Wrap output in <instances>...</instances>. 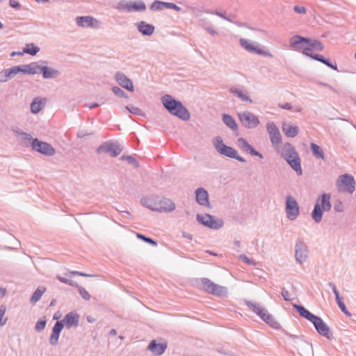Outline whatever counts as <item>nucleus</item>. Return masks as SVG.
I'll list each match as a JSON object with an SVG mask.
<instances>
[{
    "label": "nucleus",
    "mask_w": 356,
    "mask_h": 356,
    "mask_svg": "<svg viewBox=\"0 0 356 356\" xmlns=\"http://www.w3.org/2000/svg\"><path fill=\"white\" fill-rule=\"evenodd\" d=\"M293 307L298 312L299 315L310 321L314 326L316 332L321 336L327 339L334 338L333 334L330 327L323 321V320L307 310L303 305L293 304Z\"/></svg>",
    "instance_id": "1"
},
{
    "label": "nucleus",
    "mask_w": 356,
    "mask_h": 356,
    "mask_svg": "<svg viewBox=\"0 0 356 356\" xmlns=\"http://www.w3.org/2000/svg\"><path fill=\"white\" fill-rule=\"evenodd\" d=\"M161 100L163 107L171 115L184 121H187L190 119V113L179 100L176 99L170 95H163Z\"/></svg>",
    "instance_id": "2"
},
{
    "label": "nucleus",
    "mask_w": 356,
    "mask_h": 356,
    "mask_svg": "<svg viewBox=\"0 0 356 356\" xmlns=\"http://www.w3.org/2000/svg\"><path fill=\"white\" fill-rule=\"evenodd\" d=\"M17 133L22 136V139L26 146L30 145L31 148L44 156H53L56 153L55 149L46 142L40 140L38 138H33L31 134L19 131Z\"/></svg>",
    "instance_id": "3"
},
{
    "label": "nucleus",
    "mask_w": 356,
    "mask_h": 356,
    "mask_svg": "<svg viewBox=\"0 0 356 356\" xmlns=\"http://www.w3.org/2000/svg\"><path fill=\"white\" fill-rule=\"evenodd\" d=\"M281 156L298 175H302L300 158L295 147L291 143H286L283 145Z\"/></svg>",
    "instance_id": "4"
},
{
    "label": "nucleus",
    "mask_w": 356,
    "mask_h": 356,
    "mask_svg": "<svg viewBox=\"0 0 356 356\" xmlns=\"http://www.w3.org/2000/svg\"><path fill=\"white\" fill-rule=\"evenodd\" d=\"M330 199L331 195L330 193H323L317 199L311 214L315 222L318 223L321 221L323 211H328L331 209Z\"/></svg>",
    "instance_id": "5"
},
{
    "label": "nucleus",
    "mask_w": 356,
    "mask_h": 356,
    "mask_svg": "<svg viewBox=\"0 0 356 356\" xmlns=\"http://www.w3.org/2000/svg\"><path fill=\"white\" fill-rule=\"evenodd\" d=\"M214 147L216 151L221 155L225 156L235 159L241 163L246 162V160L238 154L237 151L229 146L226 145L220 136H216L213 141Z\"/></svg>",
    "instance_id": "6"
},
{
    "label": "nucleus",
    "mask_w": 356,
    "mask_h": 356,
    "mask_svg": "<svg viewBox=\"0 0 356 356\" xmlns=\"http://www.w3.org/2000/svg\"><path fill=\"white\" fill-rule=\"evenodd\" d=\"M200 282L202 285V289L209 294L218 297H226L227 296L226 287L218 285L208 278H201Z\"/></svg>",
    "instance_id": "7"
},
{
    "label": "nucleus",
    "mask_w": 356,
    "mask_h": 356,
    "mask_svg": "<svg viewBox=\"0 0 356 356\" xmlns=\"http://www.w3.org/2000/svg\"><path fill=\"white\" fill-rule=\"evenodd\" d=\"M196 219L199 223L211 229H219L224 225V221L220 218H216L213 216L204 213L197 214Z\"/></svg>",
    "instance_id": "8"
},
{
    "label": "nucleus",
    "mask_w": 356,
    "mask_h": 356,
    "mask_svg": "<svg viewBox=\"0 0 356 356\" xmlns=\"http://www.w3.org/2000/svg\"><path fill=\"white\" fill-rule=\"evenodd\" d=\"M339 191L341 192H348L352 194L355 190V181L353 175L350 174H344L339 176L337 183Z\"/></svg>",
    "instance_id": "9"
},
{
    "label": "nucleus",
    "mask_w": 356,
    "mask_h": 356,
    "mask_svg": "<svg viewBox=\"0 0 356 356\" xmlns=\"http://www.w3.org/2000/svg\"><path fill=\"white\" fill-rule=\"evenodd\" d=\"M119 10H127V12H141L146 10V5L142 0L136 1L122 0L117 5Z\"/></svg>",
    "instance_id": "10"
},
{
    "label": "nucleus",
    "mask_w": 356,
    "mask_h": 356,
    "mask_svg": "<svg viewBox=\"0 0 356 356\" xmlns=\"http://www.w3.org/2000/svg\"><path fill=\"white\" fill-rule=\"evenodd\" d=\"M122 148L117 142L106 141L102 143L97 149V154L108 153L112 157H116L122 152Z\"/></svg>",
    "instance_id": "11"
},
{
    "label": "nucleus",
    "mask_w": 356,
    "mask_h": 356,
    "mask_svg": "<svg viewBox=\"0 0 356 356\" xmlns=\"http://www.w3.org/2000/svg\"><path fill=\"white\" fill-rule=\"evenodd\" d=\"M285 211L286 217L290 220H296L300 214V207L296 199L291 195L286 197Z\"/></svg>",
    "instance_id": "12"
},
{
    "label": "nucleus",
    "mask_w": 356,
    "mask_h": 356,
    "mask_svg": "<svg viewBox=\"0 0 356 356\" xmlns=\"http://www.w3.org/2000/svg\"><path fill=\"white\" fill-rule=\"evenodd\" d=\"M238 117L242 125L246 129H254L260 123L259 118L250 111L239 113Z\"/></svg>",
    "instance_id": "13"
},
{
    "label": "nucleus",
    "mask_w": 356,
    "mask_h": 356,
    "mask_svg": "<svg viewBox=\"0 0 356 356\" xmlns=\"http://www.w3.org/2000/svg\"><path fill=\"white\" fill-rule=\"evenodd\" d=\"M309 257L308 247L304 242L303 239L298 238L295 245V259L296 261L302 264L306 261Z\"/></svg>",
    "instance_id": "14"
},
{
    "label": "nucleus",
    "mask_w": 356,
    "mask_h": 356,
    "mask_svg": "<svg viewBox=\"0 0 356 356\" xmlns=\"http://www.w3.org/2000/svg\"><path fill=\"white\" fill-rule=\"evenodd\" d=\"M309 41V38L295 35L290 38L289 46L292 49L300 52L301 51L304 54L305 49L307 47V42Z\"/></svg>",
    "instance_id": "15"
},
{
    "label": "nucleus",
    "mask_w": 356,
    "mask_h": 356,
    "mask_svg": "<svg viewBox=\"0 0 356 356\" xmlns=\"http://www.w3.org/2000/svg\"><path fill=\"white\" fill-rule=\"evenodd\" d=\"M239 43L241 46L244 48L247 51L250 53H255L259 55H263L265 56H268L270 58H273V54L269 51H264L261 49L257 48L254 47L252 43L250 42V40L244 38H241L239 40Z\"/></svg>",
    "instance_id": "16"
},
{
    "label": "nucleus",
    "mask_w": 356,
    "mask_h": 356,
    "mask_svg": "<svg viewBox=\"0 0 356 356\" xmlns=\"http://www.w3.org/2000/svg\"><path fill=\"white\" fill-rule=\"evenodd\" d=\"M80 316L75 312H70L67 313L63 320L58 321L57 322H61L63 324V327L65 326L67 329H70L72 327H76L79 325Z\"/></svg>",
    "instance_id": "17"
},
{
    "label": "nucleus",
    "mask_w": 356,
    "mask_h": 356,
    "mask_svg": "<svg viewBox=\"0 0 356 356\" xmlns=\"http://www.w3.org/2000/svg\"><path fill=\"white\" fill-rule=\"evenodd\" d=\"M266 129L269 134L270 142L273 145H278L282 143V136L278 127L274 122H268Z\"/></svg>",
    "instance_id": "18"
},
{
    "label": "nucleus",
    "mask_w": 356,
    "mask_h": 356,
    "mask_svg": "<svg viewBox=\"0 0 356 356\" xmlns=\"http://www.w3.org/2000/svg\"><path fill=\"white\" fill-rule=\"evenodd\" d=\"M195 200L197 202L203 207L211 209V204L209 202V193L204 188H198L195 191Z\"/></svg>",
    "instance_id": "19"
},
{
    "label": "nucleus",
    "mask_w": 356,
    "mask_h": 356,
    "mask_svg": "<svg viewBox=\"0 0 356 356\" xmlns=\"http://www.w3.org/2000/svg\"><path fill=\"white\" fill-rule=\"evenodd\" d=\"M155 211L171 212L175 209V203L168 198L163 197L158 202H155Z\"/></svg>",
    "instance_id": "20"
},
{
    "label": "nucleus",
    "mask_w": 356,
    "mask_h": 356,
    "mask_svg": "<svg viewBox=\"0 0 356 356\" xmlns=\"http://www.w3.org/2000/svg\"><path fill=\"white\" fill-rule=\"evenodd\" d=\"M115 78L118 84L126 90L134 92V88L132 81L128 78L124 73L118 72L115 74Z\"/></svg>",
    "instance_id": "21"
},
{
    "label": "nucleus",
    "mask_w": 356,
    "mask_h": 356,
    "mask_svg": "<svg viewBox=\"0 0 356 356\" xmlns=\"http://www.w3.org/2000/svg\"><path fill=\"white\" fill-rule=\"evenodd\" d=\"M76 24L81 27L98 28L99 21L90 16H81L76 18Z\"/></svg>",
    "instance_id": "22"
},
{
    "label": "nucleus",
    "mask_w": 356,
    "mask_h": 356,
    "mask_svg": "<svg viewBox=\"0 0 356 356\" xmlns=\"http://www.w3.org/2000/svg\"><path fill=\"white\" fill-rule=\"evenodd\" d=\"M167 347V342L157 343L156 339H153L149 342L147 349L155 355H161L165 351Z\"/></svg>",
    "instance_id": "23"
},
{
    "label": "nucleus",
    "mask_w": 356,
    "mask_h": 356,
    "mask_svg": "<svg viewBox=\"0 0 356 356\" xmlns=\"http://www.w3.org/2000/svg\"><path fill=\"white\" fill-rule=\"evenodd\" d=\"M328 285L331 287L334 296H335V300L336 302L339 306V307L341 309V312L347 316H350L351 314L348 311L346 305L342 300V298L339 296V293L338 289H337V286L333 282H330L328 283Z\"/></svg>",
    "instance_id": "24"
},
{
    "label": "nucleus",
    "mask_w": 356,
    "mask_h": 356,
    "mask_svg": "<svg viewBox=\"0 0 356 356\" xmlns=\"http://www.w3.org/2000/svg\"><path fill=\"white\" fill-rule=\"evenodd\" d=\"M63 328V324L61 322H56L53 328L52 333L49 337V343L52 346H55L58 342L60 334Z\"/></svg>",
    "instance_id": "25"
},
{
    "label": "nucleus",
    "mask_w": 356,
    "mask_h": 356,
    "mask_svg": "<svg viewBox=\"0 0 356 356\" xmlns=\"http://www.w3.org/2000/svg\"><path fill=\"white\" fill-rule=\"evenodd\" d=\"M324 49L323 44L318 40H314L309 38V41L307 42V47L305 49L304 55L307 56L308 54H312V51H321Z\"/></svg>",
    "instance_id": "26"
},
{
    "label": "nucleus",
    "mask_w": 356,
    "mask_h": 356,
    "mask_svg": "<svg viewBox=\"0 0 356 356\" xmlns=\"http://www.w3.org/2000/svg\"><path fill=\"white\" fill-rule=\"evenodd\" d=\"M137 29L142 35L145 36L152 35L155 30L152 24H147L144 21H141L137 24Z\"/></svg>",
    "instance_id": "27"
},
{
    "label": "nucleus",
    "mask_w": 356,
    "mask_h": 356,
    "mask_svg": "<svg viewBox=\"0 0 356 356\" xmlns=\"http://www.w3.org/2000/svg\"><path fill=\"white\" fill-rule=\"evenodd\" d=\"M40 72L42 74V77L45 79H55L60 74V72L59 70L48 66H42V68H40Z\"/></svg>",
    "instance_id": "28"
},
{
    "label": "nucleus",
    "mask_w": 356,
    "mask_h": 356,
    "mask_svg": "<svg viewBox=\"0 0 356 356\" xmlns=\"http://www.w3.org/2000/svg\"><path fill=\"white\" fill-rule=\"evenodd\" d=\"M282 131L289 138H294L299 133V128L298 126H292L286 123L282 124Z\"/></svg>",
    "instance_id": "29"
},
{
    "label": "nucleus",
    "mask_w": 356,
    "mask_h": 356,
    "mask_svg": "<svg viewBox=\"0 0 356 356\" xmlns=\"http://www.w3.org/2000/svg\"><path fill=\"white\" fill-rule=\"evenodd\" d=\"M45 102V99H40L39 97L34 98L30 106L31 113L33 114L38 113L44 106Z\"/></svg>",
    "instance_id": "30"
},
{
    "label": "nucleus",
    "mask_w": 356,
    "mask_h": 356,
    "mask_svg": "<svg viewBox=\"0 0 356 356\" xmlns=\"http://www.w3.org/2000/svg\"><path fill=\"white\" fill-rule=\"evenodd\" d=\"M17 74L15 66L3 69L0 72V82H6Z\"/></svg>",
    "instance_id": "31"
},
{
    "label": "nucleus",
    "mask_w": 356,
    "mask_h": 356,
    "mask_svg": "<svg viewBox=\"0 0 356 356\" xmlns=\"http://www.w3.org/2000/svg\"><path fill=\"white\" fill-rule=\"evenodd\" d=\"M260 318L273 328L277 329L280 327V323L266 309L261 315Z\"/></svg>",
    "instance_id": "32"
},
{
    "label": "nucleus",
    "mask_w": 356,
    "mask_h": 356,
    "mask_svg": "<svg viewBox=\"0 0 356 356\" xmlns=\"http://www.w3.org/2000/svg\"><path fill=\"white\" fill-rule=\"evenodd\" d=\"M222 120L226 126L230 128L232 131H235L238 130V124L232 115L229 114H223Z\"/></svg>",
    "instance_id": "33"
},
{
    "label": "nucleus",
    "mask_w": 356,
    "mask_h": 356,
    "mask_svg": "<svg viewBox=\"0 0 356 356\" xmlns=\"http://www.w3.org/2000/svg\"><path fill=\"white\" fill-rule=\"evenodd\" d=\"M230 93L238 97L241 101L246 102L249 103H252V99L247 95V94L244 93L243 91L237 89L234 87H231L229 89Z\"/></svg>",
    "instance_id": "34"
},
{
    "label": "nucleus",
    "mask_w": 356,
    "mask_h": 356,
    "mask_svg": "<svg viewBox=\"0 0 356 356\" xmlns=\"http://www.w3.org/2000/svg\"><path fill=\"white\" fill-rule=\"evenodd\" d=\"M245 305L259 317L265 310V309L262 308L259 304L257 302L245 300Z\"/></svg>",
    "instance_id": "35"
},
{
    "label": "nucleus",
    "mask_w": 356,
    "mask_h": 356,
    "mask_svg": "<svg viewBox=\"0 0 356 356\" xmlns=\"http://www.w3.org/2000/svg\"><path fill=\"white\" fill-rule=\"evenodd\" d=\"M310 149H311V151H312L313 155L316 159H321L323 160H325V154L323 152V150L319 145H318L316 143H312L310 145Z\"/></svg>",
    "instance_id": "36"
},
{
    "label": "nucleus",
    "mask_w": 356,
    "mask_h": 356,
    "mask_svg": "<svg viewBox=\"0 0 356 356\" xmlns=\"http://www.w3.org/2000/svg\"><path fill=\"white\" fill-rule=\"evenodd\" d=\"M40 51V47L33 43L26 44L24 48V52L31 56H35Z\"/></svg>",
    "instance_id": "37"
},
{
    "label": "nucleus",
    "mask_w": 356,
    "mask_h": 356,
    "mask_svg": "<svg viewBox=\"0 0 356 356\" xmlns=\"http://www.w3.org/2000/svg\"><path fill=\"white\" fill-rule=\"evenodd\" d=\"M45 290L46 289L44 287L38 288L33 293V295L30 299V302L32 303H35L38 301H39L40 299L41 298L42 296L43 295V293L45 292Z\"/></svg>",
    "instance_id": "38"
},
{
    "label": "nucleus",
    "mask_w": 356,
    "mask_h": 356,
    "mask_svg": "<svg viewBox=\"0 0 356 356\" xmlns=\"http://www.w3.org/2000/svg\"><path fill=\"white\" fill-rule=\"evenodd\" d=\"M166 2L161 1H154L150 6V10L153 11H159L165 8Z\"/></svg>",
    "instance_id": "39"
},
{
    "label": "nucleus",
    "mask_w": 356,
    "mask_h": 356,
    "mask_svg": "<svg viewBox=\"0 0 356 356\" xmlns=\"http://www.w3.org/2000/svg\"><path fill=\"white\" fill-rule=\"evenodd\" d=\"M140 202L144 207L151 209L152 211H155V202L153 200L147 197H143L140 200Z\"/></svg>",
    "instance_id": "40"
},
{
    "label": "nucleus",
    "mask_w": 356,
    "mask_h": 356,
    "mask_svg": "<svg viewBox=\"0 0 356 356\" xmlns=\"http://www.w3.org/2000/svg\"><path fill=\"white\" fill-rule=\"evenodd\" d=\"M120 159L121 161H126L129 164L134 165L136 168L139 167L138 161L133 156H122Z\"/></svg>",
    "instance_id": "41"
},
{
    "label": "nucleus",
    "mask_w": 356,
    "mask_h": 356,
    "mask_svg": "<svg viewBox=\"0 0 356 356\" xmlns=\"http://www.w3.org/2000/svg\"><path fill=\"white\" fill-rule=\"evenodd\" d=\"M29 74L34 75L38 74L39 72H40V68H42V66H40L38 65V62H33L29 64Z\"/></svg>",
    "instance_id": "42"
},
{
    "label": "nucleus",
    "mask_w": 356,
    "mask_h": 356,
    "mask_svg": "<svg viewBox=\"0 0 356 356\" xmlns=\"http://www.w3.org/2000/svg\"><path fill=\"white\" fill-rule=\"evenodd\" d=\"M126 109L129 111V113L144 117L145 114L143 113V111L138 107L134 106L132 105H127L126 106Z\"/></svg>",
    "instance_id": "43"
},
{
    "label": "nucleus",
    "mask_w": 356,
    "mask_h": 356,
    "mask_svg": "<svg viewBox=\"0 0 356 356\" xmlns=\"http://www.w3.org/2000/svg\"><path fill=\"white\" fill-rule=\"evenodd\" d=\"M74 287L77 288L79 290L80 296L82 297L83 299L85 300H89L90 299V295L89 293L86 291L85 288L80 286L79 284H76V286Z\"/></svg>",
    "instance_id": "44"
},
{
    "label": "nucleus",
    "mask_w": 356,
    "mask_h": 356,
    "mask_svg": "<svg viewBox=\"0 0 356 356\" xmlns=\"http://www.w3.org/2000/svg\"><path fill=\"white\" fill-rule=\"evenodd\" d=\"M136 236L138 238H140V239L143 240V241H145L153 246L157 245V242L152 238L147 237V236H146L142 234H140V233H137Z\"/></svg>",
    "instance_id": "45"
},
{
    "label": "nucleus",
    "mask_w": 356,
    "mask_h": 356,
    "mask_svg": "<svg viewBox=\"0 0 356 356\" xmlns=\"http://www.w3.org/2000/svg\"><path fill=\"white\" fill-rule=\"evenodd\" d=\"M111 90H112V92L116 96H118L119 97L125 98V99L129 98L128 95L125 93V92L118 86H113Z\"/></svg>",
    "instance_id": "46"
},
{
    "label": "nucleus",
    "mask_w": 356,
    "mask_h": 356,
    "mask_svg": "<svg viewBox=\"0 0 356 356\" xmlns=\"http://www.w3.org/2000/svg\"><path fill=\"white\" fill-rule=\"evenodd\" d=\"M237 143L240 148L245 152H248V149L251 146L248 142L243 138H239L237 140Z\"/></svg>",
    "instance_id": "47"
},
{
    "label": "nucleus",
    "mask_w": 356,
    "mask_h": 356,
    "mask_svg": "<svg viewBox=\"0 0 356 356\" xmlns=\"http://www.w3.org/2000/svg\"><path fill=\"white\" fill-rule=\"evenodd\" d=\"M56 278L62 283H64V284H66L67 285H70L71 286H76V282H75L74 281L72 280H70V279H67V278H65L64 277H62L61 275H56Z\"/></svg>",
    "instance_id": "48"
},
{
    "label": "nucleus",
    "mask_w": 356,
    "mask_h": 356,
    "mask_svg": "<svg viewBox=\"0 0 356 356\" xmlns=\"http://www.w3.org/2000/svg\"><path fill=\"white\" fill-rule=\"evenodd\" d=\"M29 64L15 66L17 74L19 72L29 74Z\"/></svg>",
    "instance_id": "49"
},
{
    "label": "nucleus",
    "mask_w": 356,
    "mask_h": 356,
    "mask_svg": "<svg viewBox=\"0 0 356 356\" xmlns=\"http://www.w3.org/2000/svg\"><path fill=\"white\" fill-rule=\"evenodd\" d=\"M6 310V307L3 305L0 306V325H6L8 318H3Z\"/></svg>",
    "instance_id": "50"
},
{
    "label": "nucleus",
    "mask_w": 356,
    "mask_h": 356,
    "mask_svg": "<svg viewBox=\"0 0 356 356\" xmlns=\"http://www.w3.org/2000/svg\"><path fill=\"white\" fill-rule=\"evenodd\" d=\"M47 321L45 319H40L36 323L35 329L37 332L43 330L46 326Z\"/></svg>",
    "instance_id": "51"
},
{
    "label": "nucleus",
    "mask_w": 356,
    "mask_h": 356,
    "mask_svg": "<svg viewBox=\"0 0 356 356\" xmlns=\"http://www.w3.org/2000/svg\"><path fill=\"white\" fill-rule=\"evenodd\" d=\"M286 335L289 338H290L291 340H293V342L296 343H298L299 342H303V343L305 342L304 339H302V337L301 336L292 334L289 332H286Z\"/></svg>",
    "instance_id": "52"
},
{
    "label": "nucleus",
    "mask_w": 356,
    "mask_h": 356,
    "mask_svg": "<svg viewBox=\"0 0 356 356\" xmlns=\"http://www.w3.org/2000/svg\"><path fill=\"white\" fill-rule=\"evenodd\" d=\"M334 210L336 212H343L344 210V206L342 201L337 200L334 204Z\"/></svg>",
    "instance_id": "53"
},
{
    "label": "nucleus",
    "mask_w": 356,
    "mask_h": 356,
    "mask_svg": "<svg viewBox=\"0 0 356 356\" xmlns=\"http://www.w3.org/2000/svg\"><path fill=\"white\" fill-rule=\"evenodd\" d=\"M307 56L312 58L313 60L319 61V62H321L322 63L324 62V60L325 58L323 55L318 54H308L307 53Z\"/></svg>",
    "instance_id": "54"
},
{
    "label": "nucleus",
    "mask_w": 356,
    "mask_h": 356,
    "mask_svg": "<svg viewBox=\"0 0 356 356\" xmlns=\"http://www.w3.org/2000/svg\"><path fill=\"white\" fill-rule=\"evenodd\" d=\"M238 258L240 260H242L243 261H244L245 263H246L248 264L253 265V266L256 265V262L254 261H253L252 259H250V258H248L245 254H241Z\"/></svg>",
    "instance_id": "55"
},
{
    "label": "nucleus",
    "mask_w": 356,
    "mask_h": 356,
    "mask_svg": "<svg viewBox=\"0 0 356 356\" xmlns=\"http://www.w3.org/2000/svg\"><path fill=\"white\" fill-rule=\"evenodd\" d=\"M247 152H249L252 156H257L259 158L263 157L262 154L259 152L257 151L252 145L250 147Z\"/></svg>",
    "instance_id": "56"
},
{
    "label": "nucleus",
    "mask_w": 356,
    "mask_h": 356,
    "mask_svg": "<svg viewBox=\"0 0 356 356\" xmlns=\"http://www.w3.org/2000/svg\"><path fill=\"white\" fill-rule=\"evenodd\" d=\"M165 8L173 9L178 12L181 10V8L179 6H177L176 4H175L173 3H169V2H166Z\"/></svg>",
    "instance_id": "57"
},
{
    "label": "nucleus",
    "mask_w": 356,
    "mask_h": 356,
    "mask_svg": "<svg viewBox=\"0 0 356 356\" xmlns=\"http://www.w3.org/2000/svg\"><path fill=\"white\" fill-rule=\"evenodd\" d=\"M9 5L15 10H19L21 8V4L15 0H10Z\"/></svg>",
    "instance_id": "58"
},
{
    "label": "nucleus",
    "mask_w": 356,
    "mask_h": 356,
    "mask_svg": "<svg viewBox=\"0 0 356 356\" xmlns=\"http://www.w3.org/2000/svg\"><path fill=\"white\" fill-rule=\"evenodd\" d=\"M282 296L283 297L284 300L286 301H290L291 300V298L290 297L289 292L287 290H286L284 288L282 289Z\"/></svg>",
    "instance_id": "59"
},
{
    "label": "nucleus",
    "mask_w": 356,
    "mask_h": 356,
    "mask_svg": "<svg viewBox=\"0 0 356 356\" xmlns=\"http://www.w3.org/2000/svg\"><path fill=\"white\" fill-rule=\"evenodd\" d=\"M293 10L300 14H305L306 13V8L304 6H295L293 8Z\"/></svg>",
    "instance_id": "60"
},
{
    "label": "nucleus",
    "mask_w": 356,
    "mask_h": 356,
    "mask_svg": "<svg viewBox=\"0 0 356 356\" xmlns=\"http://www.w3.org/2000/svg\"><path fill=\"white\" fill-rule=\"evenodd\" d=\"M216 351L222 355H224L225 356H234V353L231 351L225 350L223 348H218L216 350Z\"/></svg>",
    "instance_id": "61"
},
{
    "label": "nucleus",
    "mask_w": 356,
    "mask_h": 356,
    "mask_svg": "<svg viewBox=\"0 0 356 356\" xmlns=\"http://www.w3.org/2000/svg\"><path fill=\"white\" fill-rule=\"evenodd\" d=\"M207 13H210V14H214V15H217V16H218V17H221L222 19L225 18V15L224 13L217 10H215V11H209V10H207Z\"/></svg>",
    "instance_id": "62"
},
{
    "label": "nucleus",
    "mask_w": 356,
    "mask_h": 356,
    "mask_svg": "<svg viewBox=\"0 0 356 356\" xmlns=\"http://www.w3.org/2000/svg\"><path fill=\"white\" fill-rule=\"evenodd\" d=\"M80 274H81L80 271H76V270H72V271L65 273V275L69 277H72V276H74V275L80 276Z\"/></svg>",
    "instance_id": "63"
},
{
    "label": "nucleus",
    "mask_w": 356,
    "mask_h": 356,
    "mask_svg": "<svg viewBox=\"0 0 356 356\" xmlns=\"http://www.w3.org/2000/svg\"><path fill=\"white\" fill-rule=\"evenodd\" d=\"M204 29L213 36L218 35L217 31L210 26L204 27Z\"/></svg>",
    "instance_id": "64"
}]
</instances>
